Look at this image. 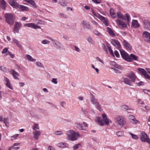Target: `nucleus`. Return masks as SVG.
<instances>
[{"mask_svg":"<svg viewBox=\"0 0 150 150\" xmlns=\"http://www.w3.org/2000/svg\"><path fill=\"white\" fill-rule=\"evenodd\" d=\"M9 3L11 6L15 8H18L19 5V4L15 1V0H11L9 2Z\"/></svg>","mask_w":150,"mask_h":150,"instance_id":"obj_23","label":"nucleus"},{"mask_svg":"<svg viewBox=\"0 0 150 150\" xmlns=\"http://www.w3.org/2000/svg\"><path fill=\"white\" fill-rule=\"evenodd\" d=\"M132 25L133 27L134 28H137L139 27L140 25L137 21L135 20H133L132 21Z\"/></svg>","mask_w":150,"mask_h":150,"instance_id":"obj_28","label":"nucleus"},{"mask_svg":"<svg viewBox=\"0 0 150 150\" xmlns=\"http://www.w3.org/2000/svg\"><path fill=\"white\" fill-rule=\"evenodd\" d=\"M116 134L118 137H123V133L120 131L117 132L116 133Z\"/></svg>","mask_w":150,"mask_h":150,"instance_id":"obj_51","label":"nucleus"},{"mask_svg":"<svg viewBox=\"0 0 150 150\" xmlns=\"http://www.w3.org/2000/svg\"><path fill=\"white\" fill-rule=\"evenodd\" d=\"M125 48L127 50H130L132 49V46L125 40H124L123 43Z\"/></svg>","mask_w":150,"mask_h":150,"instance_id":"obj_18","label":"nucleus"},{"mask_svg":"<svg viewBox=\"0 0 150 150\" xmlns=\"http://www.w3.org/2000/svg\"><path fill=\"white\" fill-rule=\"evenodd\" d=\"M35 22L38 24H44L45 22L43 21L40 20H36Z\"/></svg>","mask_w":150,"mask_h":150,"instance_id":"obj_54","label":"nucleus"},{"mask_svg":"<svg viewBox=\"0 0 150 150\" xmlns=\"http://www.w3.org/2000/svg\"><path fill=\"white\" fill-rule=\"evenodd\" d=\"M48 150H56L55 148L51 146H50L48 147Z\"/></svg>","mask_w":150,"mask_h":150,"instance_id":"obj_64","label":"nucleus"},{"mask_svg":"<svg viewBox=\"0 0 150 150\" xmlns=\"http://www.w3.org/2000/svg\"><path fill=\"white\" fill-rule=\"evenodd\" d=\"M29 4H30L34 8H36L37 7V6L36 5V3L34 1L31 0Z\"/></svg>","mask_w":150,"mask_h":150,"instance_id":"obj_42","label":"nucleus"},{"mask_svg":"<svg viewBox=\"0 0 150 150\" xmlns=\"http://www.w3.org/2000/svg\"><path fill=\"white\" fill-rule=\"evenodd\" d=\"M90 100L91 103L95 105L96 108L100 111H101L102 109L101 108V105L97 99H96L94 96L91 94L90 98Z\"/></svg>","mask_w":150,"mask_h":150,"instance_id":"obj_6","label":"nucleus"},{"mask_svg":"<svg viewBox=\"0 0 150 150\" xmlns=\"http://www.w3.org/2000/svg\"><path fill=\"white\" fill-rule=\"evenodd\" d=\"M129 133L131 136L132 139L135 140H137L139 138V137L137 135L135 134L130 132H129Z\"/></svg>","mask_w":150,"mask_h":150,"instance_id":"obj_38","label":"nucleus"},{"mask_svg":"<svg viewBox=\"0 0 150 150\" xmlns=\"http://www.w3.org/2000/svg\"><path fill=\"white\" fill-rule=\"evenodd\" d=\"M58 3L63 7H66L67 6V3L66 2L65 0H60Z\"/></svg>","mask_w":150,"mask_h":150,"instance_id":"obj_34","label":"nucleus"},{"mask_svg":"<svg viewBox=\"0 0 150 150\" xmlns=\"http://www.w3.org/2000/svg\"><path fill=\"white\" fill-rule=\"evenodd\" d=\"M33 129L34 131L39 130L40 127L37 124H34L33 127Z\"/></svg>","mask_w":150,"mask_h":150,"instance_id":"obj_39","label":"nucleus"},{"mask_svg":"<svg viewBox=\"0 0 150 150\" xmlns=\"http://www.w3.org/2000/svg\"><path fill=\"white\" fill-rule=\"evenodd\" d=\"M1 1V7L4 9L6 6V3L4 0H0Z\"/></svg>","mask_w":150,"mask_h":150,"instance_id":"obj_36","label":"nucleus"},{"mask_svg":"<svg viewBox=\"0 0 150 150\" xmlns=\"http://www.w3.org/2000/svg\"><path fill=\"white\" fill-rule=\"evenodd\" d=\"M24 25L26 27L34 28L35 29H41L40 26L34 23H25L24 24Z\"/></svg>","mask_w":150,"mask_h":150,"instance_id":"obj_12","label":"nucleus"},{"mask_svg":"<svg viewBox=\"0 0 150 150\" xmlns=\"http://www.w3.org/2000/svg\"><path fill=\"white\" fill-rule=\"evenodd\" d=\"M117 14L118 18V19H122L125 21L127 24L129 23V17L128 14L127 13L123 15L120 11H118L117 12Z\"/></svg>","mask_w":150,"mask_h":150,"instance_id":"obj_7","label":"nucleus"},{"mask_svg":"<svg viewBox=\"0 0 150 150\" xmlns=\"http://www.w3.org/2000/svg\"><path fill=\"white\" fill-rule=\"evenodd\" d=\"M96 59L97 61L100 62L102 63L103 64H104L103 62L102 61V60L100 58H99V57H96Z\"/></svg>","mask_w":150,"mask_h":150,"instance_id":"obj_62","label":"nucleus"},{"mask_svg":"<svg viewBox=\"0 0 150 150\" xmlns=\"http://www.w3.org/2000/svg\"><path fill=\"white\" fill-rule=\"evenodd\" d=\"M142 37L145 41L147 42L150 43V33L145 31L143 33Z\"/></svg>","mask_w":150,"mask_h":150,"instance_id":"obj_11","label":"nucleus"},{"mask_svg":"<svg viewBox=\"0 0 150 150\" xmlns=\"http://www.w3.org/2000/svg\"><path fill=\"white\" fill-rule=\"evenodd\" d=\"M53 45L54 47L59 50H64L65 48L62 44L56 40H53Z\"/></svg>","mask_w":150,"mask_h":150,"instance_id":"obj_8","label":"nucleus"},{"mask_svg":"<svg viewBox=\"0 0 150 150\" xmlns=\"http://www.w3.org/2000/svg\"><path fill=\"white\" fill-rule=\"evenodd\" d=\"M51 81L55 84H57V79L56 78L52 79L51 80Z\"/></svg>","mask_w":150,"mask_h":150,"instance_id":"obj_58","label":"nucleus"},{"mask_svg":"<svg viewBox=\"0 0 150 150\" xmlns=\"http://www.w3.org/2000/svg\"><path fill=\"white\" fill-rule=\"evenodd\" d=\"M123 82L126 84L129 85L130 86L132 85V83L130 80L127 78H123Z\"/></svg>","mask_w":150,"mask_h":150,"instance_id":"obj_25","label":"nucleus"},{"mask_svg":"<svg viewBox=\"0 0 150 150\" xmlns=\"http://www.w3.org/2000/svg\"><path fill=\"white\" fill-rule=\"evenodd\" d=\"M83 27L88 29H91V27L88 21H83L82 22Z\"/></svg>","mask_w":150,"mask_h":150,"instance_id":"obj_21","label":"nucleus"},{"mask_svg":"<svg viewBox=\"0 0 150 150\" xmlns=\"http://www.w3.org/2000/svg\"><path fill=\"white\" fill-rule=\"evenodd\" d=\"M60 105L63 108H65V106L66 105V102L64 101H61L60 102Z\"/></svg>","mask_w":150,"mask_h":150,"instance_id":"obj_53","label":"nucleus"},{"mask_svg":"<svg viewBox=\"0 0 150 150\" xmlns=\"http://www.w3.org/2000/svg\"><path fill=\"white\" fill-rule=\"evenodd\" d=\"M76 125L77 128L80 130H85L86 127L88 126L87 124L85 122H83V123L77 122L76 123Z\"/></svg>","mask_w":150,"mask_h":150,"instance_id":"obj_9","label":"nucleus"},{"mask_svg":"<svg viewBox=\"0 0 150 150\" xmlns=\"http://www.w3.org/2000/svg\"><path fill=\"white\" fill-rule=\"evenodd\" d=\"M67 139L72 141L77 140L79 136V132H76L71 130L68 131L67 132Z\"/></svg>","mask_w":150,"mask_h":150,"instance_id":"obj_3","label":"nucleus"},{"mask_svg":"<svg viewBox=\"0 0 150 150\" xmlns=\"http://www.w3.org/2000/svg\"><path fill=\"white\" fill-rule=\"evenodd\" d=\"M35 64L37 66L40 68L44 69V68L43 64L39 62H36Z\"/></svg>","mask_w":150,"mask_h":150,"instance_id":"obj_43","label":"nucleus"},{"mask_svg":"<svg viewBox=\"0 0 150 150\" xmlns=\"http://www.w3.org/2000/svg\"><path fill=\"white\" fill-rule=\"evenodd\" d=\"M92 12L94 16H96L98 18H100L101 16L99 14L95 12L93 9L92 10Z\"/></svg>","mask_w":150,"mask_h":150,"instance_id":"obj_47","label":"nucleus"},{"mask_svg":"<svg viewBox=\"0 0 150 150\" xmlns=\"http://www.w3.org/2000/svg\"><path fill=\"white\" fill-rule=\"evenodd\" d=\"M0 69L4 72H6L7 71L6 68L4 66H0Z\"/></svg>","mask_w":150,"mask_h":150,"instance_id":"obj_56","label":"nucleus"},{"mask_svg":"<svg viewBox=\"0 0 150 150\" xmlns=\"http://www.w3.org/2000/svg\"><path fill=\"white\" fill-rule=\"evenodd\" d=\"M9 72L10 74L13 76L14 79L18 80L19 79L18 77L19 76V74L17 72L12 69H10Z\"/></svg>","mask_w":150,"mask_h":150,"instance_id":"obj_19","label":"nucleus"},{"mask_svg":"<svg viewBox=\"0 0 150 150\" xmlns=\"http://www.w3.org/2000/svg\"><path fill=\"white\" fill-rule=\"evenodd\" d=\"M81 146V143H79L77 144H75L73 146V148L74 149H77L79 148Z\"/></svg>","mask_w":150,"mask_h":150,"instance_id":"obj_44","label":"nucleus"},{"mask_svg":"<svg viewBox=\"0 0 150 150\" xmlns=\"http://www.w3.org/2000/svg\"><path fill=\"white\" fill-rule=\"evenodd\" d=\"M102 46L104 50H105V51H107V49L105 44H104L103 43L102 44Z\"/></svg>","mask_w":150,"mask_h":150,"instance_id":"obj_61","label":"nucleus"},{"mask_svg":"<svg viewBox=\"0 0 150 150\" xmlns=\"http://www.w3.org/2000/svg\"><path fill=\"white\" fill-rule=\"evenodd\" d=\"M110 16L112 18H116L117 14H116L113 9L111 8L110 10Z\"/></svg>","mask_w":150,"mask_h":150,"instance_id":"obj_29","label":"nucleus"},{"mask_svg":"<svg viewBox=\"0 0 150 150\" xmlns=\"http://www.w3.org/2000/svg\"><path fill=\"white\" fill-rule=\"evenodd\" d=\"M114 121L118 127H122L125 124L124 118L122 116L117 115L114 118Z\"/></svg>","mask_w":150,"mask_h":150,"instance_id":"obj_5","label":"nucleus"},{"mask_svg":"<svg viewBox=\"0 0 150 150\" xmlns=\"http://www.w3.org/2000/svg\"><path fill=\"white\" fill-rule=\"evenodd\" d=\"M120 53L122 58L127 62H131L133 60H137L138 59V57L134 54H132L129 56L124 51H121Z\"/></svg>","mask_w":150,"mask_h":150,"instance_id":"obj_2","label":"nucleus"},{"mask_svg":"<svg viewBox=\"0 0 150 150\" xmlns=\"http://www.w3.org/2000/svg\"><path fill=\"white\" fill-rule=\"evenodd\" d=\"M12 40L16 44L17 46L19 47L21 49H22L23 48V47L21 46V44L19 42V41L15 38H13Z\"/></svg>","mask_w":150,"mask_h":150,"instance_id":"obj_31","label":"nucleus"},{"mask_svg":"<svg viewBox=\"0 0 150 150\" xmlns=\"http://www.w3.org/2000/svg\"><path fill=\"white\" fill-rule=\"evenodd\" d=\"M60 16L62 17L65 18H67V16L66 14L63 13H59Z\"/></svg>","mask_w":150,"mask_h":150,"instance_id":"obj_52","label":"nucleus"},{"mask_svg":"<svg viewBox=\"0 0 150 150\" xmlns=\"http://www.w3.org/2000/svg\"><path fill=\"white\" fill-rule=\"evenodd\" d=\"M73 50L78 53L80 52L81 51L80 48L78 46L75 45L73 46Z\"/></svg>","mask_w":150,"mask_h":150,"instance_id":"obj_41","label":"nucleus"},{"mask_svg":"<svg viewBox=\"0 0 150 150\" xmlns=\"http://www.w3.org/2000/svg\"><path fill=\"white\" fill-rule=\"evenodd\" d=\"M3 122L6 126H8V119L6 118H5L4 119Z\"/></svg>","mask_w":150,"mask_h":150,"instance_id":"obj_49","label":"nucleus"},{"mask_svg":"<svg viewBox=\"0 0 150 150\" xmlns=\"http://www.w3.org/2000/svg\"><path fill=\"white\" fill-rule=\"evenodd\" d=\"M142 22L143 25V26L145 28L147 29L150 28V22L147 20H143Z\"/></svg>","mask_w":150,"mask_h":150,"instance_id":"obj_22","label":"nucleus"},{"mask_svg":"<svg viewBox=\"0 0 150 150\" xmlns=\"http://www.w3.org/2000/svg\"><path fill=\"white\" fill-rule=\"evenodd\" d=\"M116 22L118 25L120 26L123 28H126L127 27V23H125L122 20L119 19H117L116 21Z\"/></svg>","mask_w":150,"mask_h":150,"instance_id":"obj_16","label":"nucleus"},{"mask_svg":"<svg viewBox=\"0 0 150 150\" xmlns=\"http://www.w3.org/2000/svg\"><path fill=\"white\" fill-rule=\"evenodd\" d=\"M18 8L22 11H29V8L28 7L23 5H19Z\"/></svg>","mask_w":150,"mask_h":150,"instance_id":"obj_26","label":"nucleus"},{"mask_svg":"<svg viewBox=\"0 0 150 150\" xmlns=\"http://www.w3.org/2000/svg\"><path fill=\"white\" fill-rule=\"evenodd\" d=\"M128 107L125 105H122L121 107V109L123 111H126L128 110Z\"/></svg>","mask_w":150,"mask_h":150,"instance_id":"obj_46","label":"nucleus"},{"mask_svg":"<svg viewBox=\"0 0 150 150\" xmlns=\"http://www.w3.org/2000/svg\"><path fill=\"white\" fill-rule=\"evenodd\" d=\"M127 76L132 82H135L137 77L134 73L131 71L127 74Z\"/></svg>","mask_w":150,"mask_h":150,"instance_id":"obj_14","label":"nucleus"},{"mask_svg":"<svg viewBox=\"0 0 150 150\" xmlns=\"http://www.w3.org/2000/svg\"><path fill=\"white\" fill-rule=\"evenodd\" d=\"M114 54H115V55L118 58L119 57V54L117 51H116V50L115 51Z\"/></svg>","mask_w":150,"mask_h":150,"instance_id":"obj_63","label":"nucleus"},{"mask_svg":"<svg viewBox=\"0 0 150 150\" xmlns=\"http://www.w3.org/2000/svg\"><path fill=\"white\" fill-rule=\"evenodd\" d=\"M6 22L9 25H12L14 22L15 17L13 14L10 13H6L4 15Z\"/></svg>","mask_w":150,"mask_h":150,"instance_id":"obj_4","label":"nucleus"},{"mask_svg":"<svg viewBox=\"0 0 150 150\" xmlns=\"http://www.w3.org/2000/svg\"><path fill=\"white\" fill-rule=\"evenodd\" d=\"M110 65L118 69H122V67L121 66L117 64L115 62H111L110 63Z\"/></svg>","mask_w":150,"mask_h":150,"instance_id":"obj_30","label":"nucleus"},{"mask_svg":"<svg viewBox=\"0 0 150 150\" xmlns=\"http://www.w3.org/2000/svg\"><path fill=\"white\" fill-rule=\"evenodd\" d=\"M130 122L131 123L134 125L139 124V122L138 120H137L135 118L132 120L130 121Z\"/></svg>","mask_w":150,"mask_h":150,"instance_id":"obj_48","label":"nucleus"},{"mask_svg":"<svg viewBox=\"0 0 150 150\" xmlns=\"http://www.w3.org/2000/svg\"><path fill=\"white\" fill-rule=\"evenodd\" d=\"M111 44H112L114 46H115V45L114 44L115 43L117 45L119 48L120 47L121 45L119 42V41L117 40L113 39L112 40V42H111Z\"/></svg>","mask_w":150,"mask_h":150,"instance_id":"obj_33","label":"nucleus"},{"mask_svg":"<svg viewBox=\"0 0 150 150\" xmlns=\"http://www.w3.org/2000/svg\"><path fill=\"white\" fill-rule=\"evenodd\" d=\"M140 138L143 142H150V139L147 136V134L143 132L141 133L140 135Z\"/></svg>","mask_w":150,"mask_h":150,"instance_id":"obj_10","label":"nucleus"},{"mask_svg":"<svg viewBox=\"0 0 150 150\" xmlns=\"http://www.w3.org/2000/svg\"><path fill=\"white\" fill-rule=\"evenodd\" d=\"M103 120H102L100 117L97 116L96 117L95 121L98 123V124L100 126H103L105 124L107 126L110 125V123H112V121L110 119H109L107 117V115L105 113H103L102 115Z\"/></svg>","mask_w":150,"mask_h":150,"instance_id":"obj_1","label":"nucleus"},{"mask_svg":"<svg viewBox=\"0 0 150 150\" xmlns=\"http://www.w3.org/2000/svg\"><path fill=\"white\" fill-rule=\"evenodd\" d=\"M4 81L5 83V84L6 87L11 90H13V87L11 84L10 80L8 78L6 77H4Z\"/></svg>","mask_w":150,"mask_h":150,"instance_id":"obj_13","label":"nucleus"},{"mask_svg":"<svg viewBox=\"0 0 150 150\" xmlns=\"http://www.w3.org/2000/svg\"><path fill=\"white\" fill-rule=\"evenodd\" d=\"M107 29L108 32L109 34L112 36H115V35L113 32V31L111 30V28L109 27H107Z\"/></svg>","mask_w":150,"mask_h":150,"instance_id":"obj_37","label":"nucleus"},{"mask_svg":"<svg viewBox=\"0 0 150 150\" xmlns=\"http://www.w3.org/2000/svg\"><path fill=\"white\" fill-rule=\"evenodd\" d=\"M33 134L34 139L37 140L38 139L40 135L41 132L39 130L34 131Z\"/></svg>","mask_w":150,"mask_h":150,"instance_id":"obj_20","label":"nucleus"},{"mask_svg":"<svg viewBox=\"0 0 150 150\" xmlns=\"http://www.w3.org/2000/svg\"><path fill=\"white\" fill-rule=\"evenodd\" d=\"M87 41L91 44H94V41L90 36H89L88 37Z\"/></svg>","mask_w":150,"mask_h":150,"instance_id":"obj_40","label":"nucleus"},{"mask_svg":"<svg viewBox=\"0 0 150 150\" xmlns=\"http://www.w3.org/2000/svg\"><path fill=\"white\" fill-rule=\"evenodd\" d=\"M107 47H108V49L110 53L111 54H113V51L112 50L110 46V45L109 44H108L107 45Z\"/></svg>","mask_w":150,"mask_h":150,"instance_id":"obj_55","label":"nucleus"},{"mask_svg":"<svg viewBox=\"0 0 150 150\" xmlns=\"http://www.w3.org/2000/svg\"><path fill=\"white\" fill-rule=\"evenodd\" d=\"M25 59L29 61L32 62H35L36 60L35 59L33 58L31 56L28 54H25Z\"/></svg>","mask_w":150,"mask_h":150,"instance_id":"obj_27","label":"nucleus"},{"mask_svg":"<svg viewBox=\"0 0 150 150\" xmlns=\"http://www.w3.org/2000/svg\"><path fill=\"white\" fill-rule=\"evenodd\" d=\"M57 146L58 147L63 148L65 147H68L69 145L66 143L61 142L57 144Z\"/></svg>","mask_w":150,"mask_h":150,"instance_id":"obj_24","label":"nucleus"},{"mask_svg":"<svg viewBox=\"0 0 150 150\" xmlns=\"http://www.w3.org/2000/svg\"><path fill=\"white\" fill-rule=\"evenodd\" d=\"M54 134L56 135H61L63 134V132L62 131H55Z\"/></svg>","mask_w":150,"mask_h":150,"instance_id":"obj_45","label":"nucleus"},{"mask_svg":"<svg viewBox=\"0 0 150 150\" xmlns=\"http://www.w3.org/2000/svg\"><path fill=\"white\" fill-rule=\"evenodd\" d=\"M99 19L102 20L105 25H108V20L106 18L101 16Z\"/></svg>","mask_w":150,"mask_h":150,"instance_id":"obj_32","label":"nucleus"},{"mask_svg":"<svg viewBox=\"0 0 150 150\" xmlns=\"http://www.w3.org/2000/svg\"><path fill=\"white\" fill-rule=\"evenodd\" d=\"M138 86H140L141 85H143L144 83L142 81H140L139 83H135Z\"/></svg>","mask_w":150,"mask_h":150,"instance_id":"obj_60","label":"nucleus"},{"mask_svg":"<svg viewBox=\"0 0 150 150\" xmlns=\"http://www.w3.org/2000/svg\"><path fill=\"white\" fill-rule=\"evenodd\" d=\"M139 73L144 76L146 78L150 79V76L148 74L146 71L144 69L139 68L138 69Z\"/></svg>","mask_w":150,"mask_h":150,"instance_id":"obj_15","label":"nucleus"},{"mask_svg":"<svg viewBox=\"0 0 150 150\" xmlns=\"http://www.w3.org/2000/svg\"><path fill=\"white\" fill-rule=\"evenodd\" d=\"M93 33L96 35L100 37H101L103 36L96 29L93 30Z\"/></svg>","mask_w":150,"mask_h":150,"instance_id":"obj_35","label":"nucleus"},{"mask_svg":"<svg viewBox=\"0 0 150 150\" xmlns=\"http://www.w3.org/2000/svg\"><path fill=\"white\" fill-rule=\"evenodd\" d=\"M144 92L147 94L150 95V91L146 89H144L143 90Z\"/></svg>","mask_w":150,"mask_h":150,"instance_id":"obj_57","label":"nucleus"},{"mask_svg":"<svg viewBox=\"0 0 150 150\" xmlns=\"http://www.w3.org/2000/svg\"><path fill=\"white\" fill-rule=\"evenodd\" d=\"M50 42L47 40H44L41 41V43L44 45L48 44Z\"/></svg>","mask_w":150,"mask_h":150,"instance_id":"obj_50","label":"nucleus"},{"mask_svg":"<svg viewBox=\"0 0 150 150\" xmlns=\"http://www.w3.org/2000/svg\"><path fill=\"white\" fill-rule=\"evenodd\" d=\"M94 3L98 4H100L101 2V0H92Z\"/></svg>","mask_w":150,"mask_h":150,"instance_id":"obj_59","label":"nucleus"},{"mask_svg":"<svg viewBox=\"0 0 150 150\" xmlns=\"http://www.w3.org/2000/svg\"><path fill=\"white\" fill-rule=\"evenodd\" d=\"M22 24L18 22H16L14 25L13 31L17 33L19 32V30L21 28Z\"/></svg>","mask_w":150,"mask_h":150,"instance_id":"obj_17","label":"nucleus"}]
</instances>
